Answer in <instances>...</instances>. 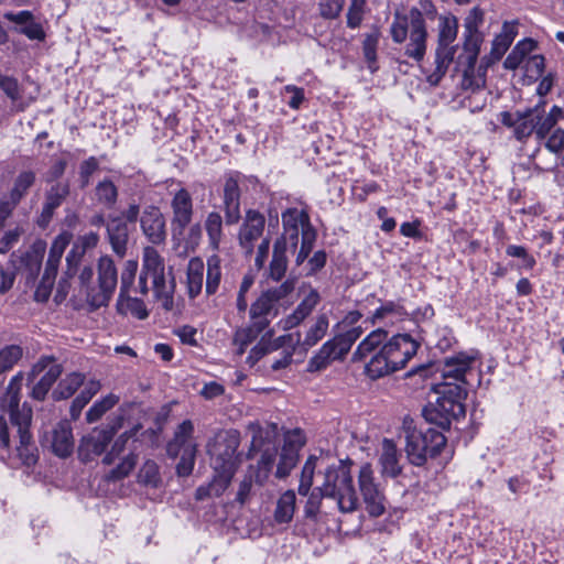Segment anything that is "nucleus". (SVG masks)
<instances>
[{
	"instance_id": "nucleus-1",
	"label": "nucleus",
	"mask_w": 564,
	"mask_h": 564,
	"mask_svg": "<svg viewBox=\"0 0 564 564\" xmlns=\"http://www.w3.org/2000/svg\"><path fill=\"white\" fill-rule=\"evenodd\" d=\"M419 347L409 334H397L388 339V333L377 328L359 343L352 360L365 361L366 376L376 380L403 369Z\"/></svg>"
},
{
	"instance_id": "nucleus-2",
	"label": "nucleus",
	"mask_w": 564,
	"mask_h": 564,
	"mask_svg": "<svg viewBox=\"0 0 564 564\" xmlns=\"http://www.w3.org/2000/svg\"><path fill=\"white\" fill-rule=\"evenodd\" d=\"M351 460H339L324 471V481L308 492L304 517L314 523L333 513L335 509L350 513L358 508V497L350 471Z\"/></svg>"
},
{
	"instance_id": "nucleus-3",
	"label": "nucleus",
	"mask_w": 564,
	"mask_h": 564,
	"mask_svg": "<svg viewBox=\"0 0 564 564\" xmlns=\"http://www.w3.org/2000/svg\"><path fill=\"white\" fill-rule=\"evenodd\" d=\"M251 435L248 458L259 455L256 465H250L237 490L236 500L240 505L249 501L253 484L263 486L273 469L278 455L279 429L275 423L251 422L247 426Z\"/></svg>"
},
{
	"instance_id": "nucleus-4",
	"label": "nucleus",
	"mask_w": 564,
	"mask_h": 564,
	"mask_svg": "<svg viewBox=\"0 0 564 564\" xmlns=\"http://www.w3.org/2000/svg\"><path fill=\"white\" fill-rule=\"evenodd\" d=\"M544 101L539 102L534 107L527 108L523 111L514 112L502 111L499 115L500 122L512 130L513 137L520 141H527L533 133L541 141L546 138L557 121L563 118V109L553 106L546 113Z\"/></svg>"
},
{
	"instance_id": "nucleus-5",
	"label": "nucleus",
	"mask_w": 564,
	"mask_h": 564,
	"mask_svg": "<svg viewBox=\"0 0 564 564\" xmlns=\"http://www.w3.org/2000/svg\"><path fill=\"white\" fill-rule=\"evenodd\" d=\"M91 267H84L78 275L80 292L94 310L106 306L118 284V272L113 260L102 256L97 262V276Z\"/></svg>"
},
{
	"instance_id": "nucleus-6",
	"label": "nucleus",
	"mask_w": 564,
	"mask_h": 564,
	"mask_svg": "<svg viewBox=\"0 0 564 564\" xmlns=\"http://www.w3.org/2000/svg\"><path fill=\"white\" fill-rule=\"evenodd\" d=\"M390 34L394 43H405L404 55L416 63L424 59L427 48L426 22L422 12L412 8L408 13L395 12L390 25Z\"/></svg>"
},
{
	"instance_id": "nucleus-7",
	"label": "nucleus",
	"mask_w": 564,
	"mask_h": 564,
	"mask_svg": "<svg viewBox=\"0 0 564 564\" xmlns=\"http://www.w3.org/2000/svg\"><path fill=\"white\" fill-rule=\"evenodd\" d=\"M148 280L151 281L154 296L161 303V306L165 311H172L176 286L175 279L172 271L165 273L164 259L153 247L143 249L142 270L139 278V288L142 294H147L149 291Z\"/></svg>"
},
{
	"instance_id": "nucleus-8",
	"label": "nucleus",
	"mask_w": 564,
	"mask_h": 564,
	"mask_svg": "<svg viewBox=\"0 0 564 564\" xmlns=\"http://www.w3.org/2000/svg\"><path fill=\"white\" fill-rule=\"evenodd\" d=\"M433 390L437 399L435 403L424 409V417L442 429H448L452 419L465 416L463 401L466 399L467 391L459 383L451 382H437L433 384Z\"/></svg>"
},
{
	"instance_id": "nucleus-9",
	"label": "nucleus",
	"mask_w": 564,
	"mask_h": 564,
	"mask_svg": "<svg viewBox=\"0 0 564 564\" xmlns=\"http://www.w3.org/2000/svg\"><path fill=\"white\" fill-rule=\"evenodd\" d=\"M405 453L409 462L423 466L429 458H435L446 445V437L437 430L405 426Z\"/></svg>"
},
{
	"instance_id": "nucleus-10",
	"label": "nucleus",
	"mask_w": 564,
	"mask_h": 564,
	"mask_svg": "<svg viewBox=\"0 0 564 564\" xmlns=\"http://www.w3.org/2000/svg\"><path fill=\"white\" fill-rule=\"evenodd\" d=\"M360 335L361 327H355L324 343L318 351L310 359L308 370L319 371L325 369L333 360L344 359Z\"/></svg>"
},
{
	"instance_id": "nucleus-11",
	"label": "nucleus",
	"mask_w": 564,
	"mask_h": 564,
	"mask_svg": "<svg viewBox=\"0 0 564 564\" xmlns=\"http://www.w3.org/2000/svg\"><path fill=\"white\" fill-rule=\"evenodd\" d=\"M63 373V366L53 356H41L28 373V381L33 382L30 397L36 401L45 400L48 391Z\"/></svg>"
},
{
	"instance_id": "nucleus-12",
	"label": "nucleus",
	"mask_w": 564,
	"mask_h": 564,
	"mask_svg": "<svg viewBox=\"0 0 564 564\" xmlns=\"http://www.w3.org/2000/svg\"><path fill=\"white\" fill-rule=\"evenodd\" d=\"M358 485L370 517L378 518L386 512L387 499L380 485L376 482L370 464H364L358 474Z\"/></svg>"
},
{
	"instance_id": "nucleus-13",
	"label": "nucleus",
	"mask_w": 564,
	"mask_h": 564,
	"mask_svg": "<svg viewBox=\"0 0 564 564\" xmlns=\"http://www.w3.org/2000/svg\"><path fill=\"white\" fill-rule=\"evenodd\" d=\"M23 379V373L18 372L10 379L4 391L0 393V410L9 413L13 426L22 423V414L28 416V422H32V409L26 403L20 408Z\"/></svg>"
},
{
	"instance_id": "nucleus-14",
	"label": "nucleus",
	"mask_w": 564,
	"mask_h": 564,
	"mask_svg": "<svg viewBox=\"0 0 564 564\" xmlns=\"http://www.w3.org/2000/svg\"><path fill=\"white\" fill-rule=\"evenodd\" d=\"M305 444V437L300 430L284 434L283 446L276 465L275 477L286 478L299 462V452Z\"/></svg>"
},
{
	"instance_id": "nucleus-15",
	"label": "nucleus",
	"mask_w": 564,
	"mask_h": 564,
	"mask_svg": "<svg viewBox=\"0 0 564 564\" xmlns=\"http://www.w3.org/2000/svg\"><path fill=\"white\" fill-rule=\"evenodd\" d=\"M466 39L464 43V50L468 53L467 63L468 66L464 70L462 86L465 89H480L485 86V77L482 75L475 76L474 68L477 62L482 36L479 31H466Z\"/></svg>"
},
{
	"instance_id": "nucleus-16",
	"label": "nucleus",
	"mask_w": 564,
	"mask_h": 564,
	"mask_svg": "<svg viewBox=\"0 0 564 564\" xmlns=\"http://www.w3.org/2000/svg\"><path fill=\"white\" fill-rule=\"evenodd\" d=\"M264 227L265 218L260 212L254 209L246 212L238 232L239 245L246 254L253 252L254 243L262 237Z\"/></svg>"
},
{
	"instance_id": "nucleus-17",
	"label": "nucleus",
	"mask_w": 564,
	"mask_h": 564,
	"mask_svg": "<svg viewBox=\"0 0 564 564\" xmlns=\"http://www.w3.org/2000/svg\"><path fill=\"white\" fill-rule=\"evenodd\" d=\"M238 447L239 438L230 435L219 441L209 449L214 469L235 473Z\"/></svg>"
},
{
	"instance_id": "nucleus-18",
	"label": "nucleus",
	"mask_w": 564,
	"mask_h": 564,
	"mask_svg": "<svg viewBox=\"0 0 564 564\" xmlns=\"http://www.w3.org/2000/svg\"><path fill=\"white\" fill-rule=\"evenodd\" d=\"M283 235L279 239H285L294 251L299 243L300 228L301 234L306 227H313L310 223L308 214L297 208H289L282 213Z\"/></svg>"
},
{
	"instance_id": "nucleus-19",
	"label": "nucleus",
	"mask_w": 564,
	"mask_h": 564,
	"mask_svg": "<svg viewBox=\"0 0 564 564\" xmlns=\"http://www.w3.org/2000/svg\"><path fill=\"white\" fill-rule=\"evenodd\" d=\"M113 437L110 431L102 426L93 429L87 435L83 436L78 447V453L84 462H89L94 457L101 455Z\"/></svg>"
},
{
	"instance_id": "nucleus-20",
	"label": "nucleus",
	"mask_w": 564,
	"mask_h": 564,
	"mask_svg": "<svg viewBox=\"0 0 564 564\" xmlns=\"http://www.w3.org/2000/svg\"><path fill=\"white\" fill-rule=\"evenodd\" d=\"M475 357L460 352L456 356L446 358L441 370L442 382L467 384L465 376L471 370Z\"/></svg>"
},
{
	"instance_id": "nucleus-21",
	"label": "nucleus",
	"mask_w": 564,
	"mask_h": 564,
	"mask_svg": "<svg viewBox=\"0 0 564 564\" xmlns=\"http://www.w3.org/2000/svg\"><path fill=\"white\" fill-rule=\"evenodd\" d=\"M140 224L143 234L152 243L159 245L165 240V219L160 208L147 206L140 217Z\"/></svg>"
},
{
	"instance_id": "nucleus-22",
	"label": "nucleus",
	"mask_w": 564,
	"mask_h": 564,
	"mask_svg": "<svg viewBox=\"0 0 564 564\" xmlns=\"http://www.w3.org/2000/svg\"><path fill=\"white\" fill-rule=\"evenodd\" d=\"M223 204L225 221L227 225H235L239 221L240 215V188L238 175H229L224 184Z\"/></svg>"
},
{
	"instance_id": "nucleus-23",
	"label": "nucleus",
	"mask_w": 564,
	"mask_h": 564,
	"mask_svg": "<svg viewBox=\"0 0 564 564\" xmlns=\"http://www.w3.org/2000/svg\"><path fill=\"white\" fill-rule=\"evenodd\" d=\"M184 451H197V443L194 438V423L184 420L174 431L173 438L166 445L169 457L176 458Z\"/></svg>"
},
{
	"instance_id": "nucleus-24",
	"label": "nucleus",
	"mask_w": 564,
	"mask_h": 564,
	"mask_svg": "<svg viewBox=\"0 0 564 564\" xmlns=\"http://www.w3.org/2000/svg\"><path fill=\"white\" fill-rule=\"evenodd\" d=\"M99 241V236L96 232H88L83 236H79L76 241L73 243L72 249L66 256V271L65 275L67 278H73L77 272V267L82 261V258L86 253L87 250L93 249L97 246Z\"/></svg>"
},
{
	"instance_id": "nucleus-25",
	"label": "nucleus",
	"mask_w": 564,
	"mask_h": 564,
	"mask_svg": "<svg viewBox=\"0 0 564 564\" xmlns=\"http://www.w3.org/2000/svg\"><path fill=\"white\" fill-rule=\"evenodd\" d=\"M321 302L317 290L310 288L294 311L282 321L283 329H292L307 318Z\"/></svg>"
},
{
	"instance_id": "nucleus-26",
	"label": "nucleus",
	"mask_w": 564,
	"mask_h": 564,
	"mask_svg": "<svg viewBox=\"0 0 564 564\" xmlns=\"http://www.w3.org/2000/svg\"><path fill=\"white\" fill-rule=\"evenodd\" d=\"M50 445L52 452L61 458H66L72 455L74 451V437L69 422L61 421L56 424L51 433Z\"/></svg>"
},
{
	"instance_id": "nucleus-27",
	"label": "nucleus",
	"mask_w": 564,
	"mask_h": 564,
	"mask_svg": "<svg viewBox=\"0 0 564 564\" xmlns=\"http://www.w3.org/2000/svg\"><path fill=\"white\" fill-rule=\"evenodd\" d=\"M69 195L68 182H57L53 184L45 193V202L42 207V213L39 224L46 226L56 208H58Z\"/></svg>"
},
{
	"instance_id": "nucleus-28",
	"label": "nucleus",
	"mask_w": 564,
	"mask_h": 564,
	"mask_svg": "<svg viewBox=\"0 0 564 564\" xmlns=\"http://www.w3.org/2000/svg\"><path fill=\"white\" fill-rule=\"evenodd\" d=\"M171 207L173 210V225L177 226L181 231L184 230L193 218V200L188 191L180 188L174 194Z\"/></svg>"
},
{
	"instance_id": "nucleus-29",
	"label": "nucleus",
	"mask_w": 564,
	"mask_h": 564,
	"mask_svg": "<svg viewBox=\"0 0 564 564\" xmlns=\"http://www.w3.org/2000/svg\"><path fill=\"white\" fill-rule=\"evenodd\" d=\"M14 426L17 427L19 436V445L17 446V452L20 459L26 466L35 465L39 456L37 448L30 433L31 422H28V416L22 415V423Z\"/></svg>"
},
{
	"instance_id": "nucleus-30",
	"label": "nucleus",
	"mask_w": 564,
	"mask_h": 564,
	"mask_svg": "<svg viewBox=\"0 0 564 564\" xmlns=\"http://www.w3.org/2000/svg\"><path fill=\"white\" fill-rule=\"evenodd\" d=\"M107 234L113 252L122 258L129 239L128 224L122 217H110L107 221Z\"/></svg>"
},
{
	"instance_id": "nucleus-31",
	"label": "nucleus",
	"mask_w": 564,
	"mask_h": 564,
	"mask_svg": "<svg viewBox=\"0 0 564 564\" xmlns=\"http://www.w3.org/2000/svg\"><path fill=\"white\" fill-rule=\"evenodd\" d=\"M400 457L401 455L394 442L384 438L381 443V454L379 457L382 476L395 478L401 474L402 466L400 465Z\"/></svg>"
},
{
	"instance_id": "nucleus-32",
	"label": "nucleus",
	"mask_w": 564,
	"mask_h": 564,
	"mask_svg": "<svg viewBox=\"0 0 564 564\" xmlns=\"http://www.w3.org/2000/svg\"><path fill=\"white\" fill-rule=\"evenodd\" d=\"M455 53L456 48L436 47L434 69L432 72L427 69L423 70L430 85L436 86L440 84L448 69V66L452 64Z\"/></svg>"
},
{
	"instance_id": "nucleus-33",
	"label": "nucleus",
	"mask_w": 564,
	"mask_h": 564,
	"mask_svg": "<svg viewBox=\"0 0 564 564\" xmlns=\"http://www.w3.org/2000/svg\"><path fill=\"white\" fill-rule=\"evenodd\" d=\"M289 249H292L290 245L285 243V239H276L273 245L272 260L269 265V278L274 281H280L288 269V257Z\"/></svg>"
},
{
	"instance_id": "nucleus-34",
	"label": "nucleus",
	"mask_w": 564,
	"mask_h": 564,
	"mask_svg": "<svg viewBox=\"0 0 564 564\" xmlns=\"http://www.w3.org/2000/svg\"><path fill=\"white\" fill-rule=\"evenodd\" d=\"M296 510V495L294 490L284 491L278 499L273 519L278 524H288L292 521Z\"/></svg>"
},
{
	"instance_id": "nucleus-35",
	"label": "nucleus",
	"mask_w": 564,
	"mask_h": 564,
	"mask_svg": "<svg viewBox=\"0 0 564 564\" xmlns=\"http://www.w3.org/2000/svg\"><path fill=\"white\" fill-rule=\"evenodd\" d=\"M204 262L200 258H192L186 269V286L191 299H195L203 289Z\"/></svg>"
},
{
	"instance_id": "nucleus-36",
	"label": "nucleus",
	"mask_w": 564,
	"mask_h": 564,
	"mask_svg": "<svg viewBox=\"0 0 564 564\" xmlns=\"http://www.w3.org/2000/svg\"><path fill=\"white\" fill-rule=\"evenodd\" d=\"M204 228L208 238V246L213 251L220 250V243L225 237L224 220L218 212L207 214Z\"/></svg>"
},
{
	"instance_id": "nucleus-37",
	"label": "nucleus",
	"mask_w": 564,
	"mask_h": 564,
	"mask_svg": "<svg viewBox=\"0 0 564 564\" xmlns=\"http://www.w3.org/2000/svg\"><path fill=\"white\" fill-rule=\"evenodd\" d=\"M85 376L80 372H70L66 375L52 392L54 400H66L75 394L80 386L84 384Z\"/></svg>"
},
{
	"instance_id": "nucleus-38",
	"label": "nucleus",
	"mask_w": 564,
	"mask_h": 564,
	"mask_svg": "<svg viewBox=\"0 0 564 564\" xmlns=\"http://www.w3.org/2000/svg\"><path fill=\"white\" fill-rule=\"evenodd\" d=\"M408 316V312L400 303L388 301L373 312L371 323L376 324L388 319L391 324H394L397 322L404 321Z\"/></svg>"
},
{
	"instance_id": "nucleus-39",
	"label": "nucleus",
	"mask_w": 564,
	"mask_h": 564,
	"mask_svg": "<svg viewBox=\"0 0 564 564\" xmlns=\"http://www.w3.org/2000/svg\"><path fill=\"white\" fill-rule=\"evenodd\" d=\"M437 47L456 48L452 43L456 40L458 21L454 15L440 17Z\"/></svg>"
},
{
	"instance_id": "nucleus-40",
	"label": "nucleus",
	"mask_w": 564,
	"mask_h": 564,
	"mask_svg": "<svg viewBox=\"0 0 564 564\" xmlns=\"http://www.w3.org/2000/svg\"><path fill=\"white\" fill-rule=\"evenodd\" d=\"M117 311L122 315L130 314L139 319H144L149 315L143 301L131 297L129 292L119 293Z\"/></svg>"
},
{
	"instance_id": "nucleus-41",
	"label": "nucleus",
	"mask_w": 564,
	"mask_h": 564,
	"mask_svg": "<svg viewBox=\"0 0 564 564\" xmlns=\"http://www.w3.org/2000/svg\"><path fill=\"white\" fill-rule=\"evenodd\" d=\"M329 319L326 313L318 314L307 329L301 345L306 349L315 346L327 333Z\"/></svg>"
},
{
	"instance_id": "nucleus-42",
	"label": "nucleus",
	"mask_w": 564,
	"mask_h": 564,
	"mask_svg": "<svg viewBox=\"0 0 564 564\" xmlns=\"http://www.w3.org/2000/svg\"><path fill=\"white\" fill-rule=\"evenodd\" d=\"M221 280V259L217 253L207 259L206 293L215 294Z\"/></svg>"
},
{
	"instance_id": "nucleus-43",
	"label": "nucleus",
	"mask_w": 564,
	"mask_h": 564,
	"mask_svg": "<svg viewBox=\"0 0 564 564\" xmlns=\"http://www.w3.org/2000/svg\"><path fill=\"white\" fill-rule=\"evenodd\" d=\"M95 198L106 208H112L118 199V188L112 181L105 178L96 185Z\"/></svg>"
},
{
	"instance_id": "nucleus-44",
	"label": "nucleus",
	"mask_w": 564,
	"mask_h": 564,
	"mask_svg": "<svg viewBox=\"0 0 564 564\" xmlns=\"http://www.w3.org/2000/svg\"><path fill=\"white\" fill-rule=\"evenodd\" d=\"M286 338H291V335L289 336H280L275 339L274 343L265 341L264 339H261L250 351L247 362L252 367L254 366L263 356L269 354L272 350H275L280 347H282L285 343Z\"/></svg>"
},
{
	"instance_id": "nucleus-45",
	"label": "nucleus",
	"mask_w": 564,
	"mask_h": 564,
	"mask_svg": "<svg viewBox=\"0 0 564 564\" xmlns=\"http://www.w3.org/2000/svg\"><path fill=\"white\" fill-rule=\"evenodd\" d=\"M23 349L19 345H7L0 349V375L10 371L22 358Z\"/></svg>"
},
{
	"instance_id": "nucleus-46",
	"label": "nucleus",
	"mask_w": 564,
	"mask_h": 564,
	"mask_svg": "<svg viewBox=\"0 0 564 564\" xmlns=\"http://www.w3.org/2000/svg\"><path fill=\"white\" fill-rule=\"evenodd\" d=\"M72 238L73 235L68 231H63L62 234L55 237L51 245L47 258V262H50L51 267L59 264L61 259L65 252V249L70 243Z\"/></svg>"
},
{
	"instance_id": "nucleus-47",
	"label": "nucleus",
	"mask_w": 564,
	"mask_h": 564,
	"mask_svg": "<svg viewBox=\"0 0 564 564\" xmlns=\"http://www.w3.org/2000/svg\"><path fill=\"white\" fill-rule=\"evenodd\" d=\"M119 401V397L116 394H108L100 401L94 403V405L87 411L86 420L89 423L98 421L107 411L113 408Z\"/></svg>"
},
{
	"instance_id": "nucleus-48",
	"label": "nucleus",
	"mask_w": 564,
	"mask_h": 564,
	"mask_svg": "<svg viewBox=\"0 0 564 564\" xmlns=\"http://www.w3.org/2000/svg\"><path fill=\"white\" fill-rule=\"evenodd\" d=\"M34 181L35 174L31 171H25L19 174L10 194V199L13 204H18L21 200L28 189L33 185Z\"/></svg>"
},
{
	"instance_id": "nucleus-49",
	"label": "nucleus",
	"mask_w": 564,
	"mask_h": 564,
	"mask_svg": "<svg viewBox=\"0 0 564 564\" xmlns=\"http://www.w3.org/2000/svg\"><path fill=\"white\" fill-rule=\"evenodd\" d=\"M276 303L273 302V300L270 299V296L263 292L259 299L251 305L250 308V317H257V316H276L278 314V307Z\"/></svg>"
},
{
	"instance_id": "nucleus-50",
	"label": "nucleus",
	"mask_w": 564,
	"mask_h": 564,
	"mask_svg": "<svg viewBox=\"0 0 564 564\" xmlns=\"http://www.w3.org/2000/svg\"><path fill=\"white\" fill-rule=\"evenodd\" d=\"M138 478L139 482L145 486L158 487L161 482L158 464L153 460H147L140 468Z\"/></svg>"
},
{
	"instance_id": "nucleus-51",
	"label": "nucleus",
	"mask_w": 564,
	"mask_h": 564,
	"mask_svg": "<svg viewBox=\"0 0 564 564\" xmlns=\"http://www.w3.org/2000/svg\"><path fill=\"white\" fill-rule=\"evenodd\" d=\"M316 466V457L311 456L305 462L302 473L297 491L301 496H307L313 485L314 470Z\"/></svg>"
},
{
	"instance_id": "nucleus-52",
	"label": "nucleus",
	"mask_w": 564,
	"mask_h": 564,
	"mask_svg": "<svg viewBox=\"0 0 564 564\" xmlns=\"http://www.w3.org/2000/svg\"><path fill=\"white\" fill-rule=\"evenodd\" d=\"M379 44V32H373L370 34H367L364 43H362V51L366 61L369 64V68L375 72L376 70V62H377V48Z\"/></svg>"
},
{
	"instance_id": "nucleus-53",
	"label": "nucleus",
	"mask_w": 564,
	"mask_h": 564,
	"mask_svg": "<svg viewBox=\"0 0 564 564\" xmlns=\"http://www.w3.org/2000/svg\"><path fill=\"white\" fill-rule=\"evenodd\" d=\"M316 239V231L313 227H306L305 231L302 232L301 237V248L296 254L295 262L297 265L302 264L305 259L308 257L310 252L313 249L314 242Z\"/></svg>"
},
{
	"instance_id": "nucleus-54",
	"label": "nucleus",
	"mask_w": 564,
	"mask_h": 564,
	"mask_svg": "<svg viewBox=\"0 0 564 564\" xmlns=\"http://www.w3.org/2000/svg\"><path fill=\"white\" fill-rule=\"evenodd\" d=\"M344 4L345 0H319L317 3L319 15L326 20L337 19Z\"/></svg>"
},
{
	"instance_id": "nucleus-55",
	"label": "nucleus",
	"mask_w": 564,
	"mask_h": 564,
	"mask_svg": "<svg viewBox=\"0 0 564 564\" xmlns=\"http://www.w3.org/2000/svg\"><path fill=\"white\" fill-rule=\"evenodd\" d=\"M215 476L208 484L214 497L221 496L231 482L235 473L225 470H215Z\"/></svg>"
},
{
	"instance_id": "nucleus-56",
	"label": "nucleus",
	"mask_w": 564,
	"mask_h": 564,
	"mask_svg": "<svg viewBox=\"0 0 564 564\" xmlns=\"http://www.w3.org/2000/svg\"><path fill=\"white\" fill-rule=\"evenodd\" d=\"M257 337L258 336L249 327L237 329L232 339V344L237 348L236 354L239 356L243 355L247 346Z\"/></svg>"
},
{
	"instance_id": "nucleus-57",
	"label": "nucleus",
	"mask_w": 564,
	"mask_h": 564,
	"mask_svg": "<svg viewBox=\"0 0 564 564\" xmlns=\"http://www.w3.org/2000/svg\"><path fill=\"white\" fill-rule=\"evenodd\" d=\"M0 89L13 102H18L21 99L20 85L18 79L13 76L0 74Z\"/></svg>"
},
{
	"instance_id": "nucleus-58",
	"label": "nucleus",
	"mask_w": 564,
	"mask_h": 564,
	"mask_svg": "<svg viewBox=\"0 0 564 564\" xmlns=\"http://www.w3.org/2000/svg\"><path fill=\"white\" fill-rule=\"evenodd\" d=\"M367 0H351L347 12V26L356 29L361 24Z\"/></svg>"
},
{
	"instance_id": "nucleus-59",
	"label": "nucleus",
	"mask_w": 564,
	"mask_h": 564,
	"mask_svg": "<svg viewBox=\"0 0 564 564\" xmlns=\"http://www.w3.org/2000/svg\"><path fill=\"white\" fill-rule=\"evenodd\" d=\"M197 451H184L178 455L180 462L176 465V474L180 477L189 476L194 469Z\"/></svg>"
},
{
	"instance_id": "nucleus-60",
	"label": "nucleus",
	"mask_w": 564,
	"mask_h": 564,
	"mask_svg": "<svg viewBox=\"0 0 564 564\" xmlns=\"http://www.w3.org/2000/svg\"><path fill=\"white\" fill-rule=\"evenodd\" d=\"M137 456L134 454H129L116 468L109 473L108 478L111 480H119L127 477L134 468Z\"/></svg>"
},
{
	"instance_id": "nucleus-61",
	"label": "nucleus",
	"mask_w": 564,
	"mask_h": 564,
	"mask_svg": "<svg viewBox=\"0 0 564 564\" xmlns=\"http://www.w3.org/2000/svg\"><path fill=\"white\" fill-rule=\"evenodd\" d=\"M295 289V280L286 279L280 285L270 288L264 291L274 303H279L281 300L288 297Z\"/></svg>"
},
{
	"instance_id": "nucleus-62",
	"label": "nucleus",
	"mask_w": 564,
	"mask_h": 564,
	"mask_svg": "<svg viewBox=\"0 0 564 564\" xmlns=\"http://www.w3.org/2000/svg\"><path fill=\"white\" fill-rule=\"evenodd\" d=\"M506 253L509 257L522 260V268L527 270L533 269L536 263L534 257L529 254L527 249L522 246L509 245L506 249Z\"/></svg>"
},
{
	"instance_id": "nucleus-63",
	"label": "nucleus",
	"mask_w": 564,
	"mask_h": 564,
	"mask_svg": "<svg viewBox=\"0 0 564 564\" xmlns=\"http://www.w3.org/2000/svg\"><path fill=\"white\" fill-rule=\"evenodd\" d=\"M138 271V262L128 260L121 273L120 292H129Z\"/></svg>"
},
{
	"instance_id": "nucleus-64",
	"label": "nucleus",
	"mask_w": 564,
	"mask_h": 564,
	"mask_svg": "<svg viewBox=\"0 0 564 564\" xmlns=\"http://www.w3.org/2000/svg\"><path fill=\"white\" fill-rule=\"evenodd\" d=\"M132 436L131 433H128V432H124L123 434H121L113 443V445L111 446V449L109 453H107L105 455V457L102 458V463L106 464V465H110L113 463L115 458L117 456H119L124 447H126V444L128 442V440Z\"/></svg>"
}]
</instances>
